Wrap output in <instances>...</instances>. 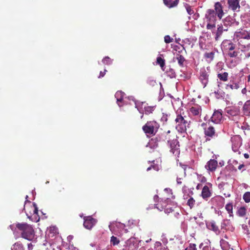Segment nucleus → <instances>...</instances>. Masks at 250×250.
<instances>
[{
	"instance_id": "obj_12",
	"label": "nucleus",
	"mask_w": 250,
	"mask_h": 250,
	"mask_svg": "<svg viewBox=\"0 0 250 250\" xmlns=\"http://www.w3.org/2000/svg\"><path fill=\"white\" fill-rule=\"evenodd\" d=\"M202 109L199 105H195L189 108L190 115L193 116L200 117L201 115Z\"/></svg>"
},
{
	"instance_id": "obj_1",
	"label": "nucleus",
	"mask_w": 250,
	"mask_h": 250,
	"mask_svg": "<svg viewBox=\"0 0 250 250\" xmlns=\"http://www.w3.org/2000/svg\"><path fill=\"white\" fill-rule=\"evenodd\" d=\"M16 228L21 231V236L29 241H32L35 236V230L33 226L26 223H17Z\"/></svg>"
},
{
	"instance_id": "obj_15",
	"label": "nucleus",
	"mask_w": 250,
	"mask_h": 250,
	"mask_svg": "<svg viewBox=\"0 0 250 250\" xmlns=\"http://www.w3.org/2000/svg\"><path fill=\"white\" fill-rule=\"evenodd\" d=\"M201 196L206 200H208L211 197V191L208 186L206 185L203 188Z\"/></svg>"
},
{
	"instance_id": "obj_37",
	"label": "nucleus",
	"mask_w": 250,
	"mask_h": 250,
	"mask_svg": "<svg viewBox=\"0 0 250 250\" xmlns=\"http://www.w3.org/2000/svg\"><path fill=\"white\" fill-rule=\"evenodd\" d=\"M110 243L113 246H115L119 244L120 240L117 237L112 236L110 238Z\"/></svg>"
},
{
	"instance_id": "obj_4",
	"label": "nucleus",
	"mask_w": 250,
	"mask_h": 250,
	"mask_svg": "<svg viewBox=\"0 0 250 250\" xmlns=\"http://www.w3.org/2000/svg\"><path fill=\"white\" fill-rule=\"evenodd\" d=\"M201 126L203 127L205 137L207 141H209L211 139L217 137V133L214 126L208 125L207 123H205L201 124Z\"/></svg>"
},
{
	"instance_id": "obj_55",
	"label": "nucleus",
	"mask_w": 250,
	"mask_h": 250,
	"mask_svg": "<svg viewBox=\"0 0 250 250\" xmlns=\"http://www.w3.org/2000/svg\"><path fill=\"white\" fill-rule=\"evenodd\" d=\"M244 167H245V165L244 164H241L238 166V169L241 170Z\"/></svg>"
},
{
	"instance_id": "obj_2",
	"label": "nucleus",
	"mask_w": 250,
	"mask_h": 250,
	"mask_svg": "<svg viewBox=\"0 0 250 250\" xmlns=\"http://www.w3.org/2000/svg\"><path fill=\"white\" fill-rule=\"evenodd\" d=\"M175 121L177 124L176 129L181 133L186 132L187 128L190 127V121L187 120L186 116H183L181 114H179L177 116Z\"/></svg>"
},
{
	"instance_id": "obj_27",
	"label": "nucleus",
	"mask_w": 250,
	"mask_h": 250,
	"mask_svg": "<svg viewBox=\"0 0 250 250\" xmlns=\"http://www.w3.org/2000/svg\"><path fill=\"white\" fill-rule=\"evenodd\" d=\"M12 250H24L23 245L20 242L15 243L12 246Z\"/></svg>"
},
{
	"instance_id": "obj_41",
	"label": "nucleus",
	"mask_w": 250,
	"mask_h": 250,
	"mask_svg": "<svg viewBox=\"0 0 250 250\" xmlns=\"http://www.w3.org/2000/svg\"><path fill=\"white\" fill-rule=\"evenodd\" d=\"M126 246L132 250H134L136 248L134 246V244L131 240H128L125 242Z\"/></svg>"
},
{
	"instance_id": "obj_53",
	"label": "nucleus",
	"mask_w": 250,
	"mask_h": 250,
	"mask_svg": "<svg viewBox=\"0 0 250 250\" xmlns=\"http://www.w3.org/2000/svg\"><path fill=\"white\" fill-rule=\"evenodd\" d=\"M34 206H35V209L34 210V213L35 214H38V208H37V206H36V205H34Z\"/></svg>"
},
{
	"instance_id": "obj_22",
	"label": "nucleus",
	"mask_w": 250,
	"mask_h": 250,
	"mask_svg": "<svg viewBox=\"0 0 250 250\" xmlns=\"http://www.w3.org/2000/svg\"><path fill=\"white\" fill-rule=\"evenodd\" d=\"M227 29H223V27L222 24L218 25L217 30L216 32L215 39L216 41L218 40V38L222 35L223 31H227Z\"/></svg>"
},
{
	"instance_id": "obj_62",
	"label": "nucleus",
	"mask_w": 250,
	"mask_h": 250,
	"mask_svg": "<svg viewBox=\"0 0 250 250\" xmlns=\"http://www.w3.org/2000/svg\"><path fill=\"white\" fill-rule=\"evenodd\" d=\"M208 185L210 186V188H211L212 185L210 183H208Z\"/></svg>"
},
{
	"instance_id": "obj_30",
	"label": "nucleus",
	"mask_w": 250,
	"mask_h": 250,
	"mask_svg": "<svg viewBox=\"0 0 250 250\" xmlns=\"http://www.w3.org/2000/svg\"><path fill=\"white\" fill-rule=\"evenodd\" d=\"M239 88V85L238 83H233L232 84H228L226 85V89H230L231 90H236Z\"/></svg>"
},
{
	"instance_id": "obj_60",
	"label": "nucleus",
	"mask_w": 250,
	"mask_h": 250,
	"mask_svg": "<svg viewBox=\"0 0 250 250\" xmlns=\"http://www.w3.org/2000/svg\"><path fill=\"white\" fill-rule=\"evenodd\" d=\"M248 82H250V74L248 76Z\"/></svg>"
},
{
	"instance_id": "obj_8",
	"label": "nucleus",
	"mask_w": 250,
	"mask_h": 250,
	"mask_svg": "<svg viewBox=\"0 0 250 250\" xmlns=\"http://www.w3.org/2000/svg\"><path fill=\"white\" fill-rule=\"evenodd\" d=\"M170 151L175 156H177L180 154V148L179 142L177 139L173 140L170 142Z\"/></svg>"
},
{
	"instance_id": "obj_28",
	"label": "nucleus",
	"mask_w": 250,
	"mask_h": 250,
	"mask_svg": "<svg viewBox=\"0 0 250 250\" xmlns=\"http://www.w3.org/2000/svg\"><path fill=\"white\" fill-rule=\"evenodd\" d=\"M176 60L178 61L179 65L181 67H183L184 63L186 61L185 58L181 55L177 54L176 57Z\"/></svg>"
},
{
	"instance_id": "obj_43",
	"label": "nucleus",
	"mask_w": 250,
	"mask_h": 250,
	"mask_svg": "<svg viewBox=\"0 0 250 250\" xmlns=\"http://www.w3.org/2000/svg\"><path fill=\"white\" fill-rule=\"evenodd\" d=\"M243 199L246 203L250 202V192H246L243 195Z\"/></svg>"
},
{
	"instance_id": "obj_57",
	"label": "nucleus",
	"mask_w": 250,
	"mask_h": 250,
	"mask_svg": "<svg viewBox=\"0 0 250 250\" xmlns=\"http://www.w3.org/2000/svg\"><path fill=\"white\" fill-rule=\"evenodd\" d=\"M159 199V196L157 195H155L154 196V200L155 201H158Z\"/></svg>"
},
{
	"instance_id": "obj_49",
	"label": "nucleus",
	"mask_w": 250,
	"mask_h": 250,
	"mask_svg": "<svg viewBox=\"0 0 250 250\" xmlns=\"http://www.w3.org/2000/svg\"><path fill=\"white\" fill-rule=\"evenodd\" d=\"M245 57L244 59H248L250 57V52L249 51H246L245 52Z\"/></svg>"
},
{
	"instance_id": "obj_26",
	"label": "nucleus",
	"mask_w": 250,
	"mask_h": 250,
	"mask_svg": "<svg viewBox=\"0 0 250 250\" xmlns=\"http://www.w3.org/2000/svg\"><path fill=\"white\" fill-rule=\"evenodd\" d=\"M155 106H147L144 107V112L145 114L149 115L152 113L155 109Z\"/></svg>"
},
{
	"instance_id": "obj_38",
	"label": "nucleus",
	"mask_w": 250,
	"mask_h": 250,
	"mask_svg": "<svg viewBox=\"0 0 250 250\" xmlns=\"http://www.w3.org/2000/svg\"><path fill=\"white\" fill-rule=\"evenodd\" d=\"M184 6L185 7L186 10L189 15H191L194 13L193 10L191 8V7L188 3H185Z\"/></svg>"
},
{
	"instance_id": "obj_39",
	"label": "nucleus",
	"mask_w": 250,
	"mask_h": 250,
	"mask_svg": "<svg viewBox=\"0 0 250 250\" xmlns=\"http://www.w3.org/2000/svg\"><path fill=\"white\" fill-rule=\"evenodd\" d=\"M214 57V53L213 52H206L204 54V57L206 59H209L210 61H212Z\"/></svg>"
},
{
	"instance_id": "obj_42",
	"label": "nucleus",
	"mask_w": 250,
	"mask_h": 250,
	"mask_svg": "<svg viewBox=\"0 0 250 250\" xmlns=\"http://www.w3.org/2000/svg\"><path fill=\"white\" fill-rule=\"evenodd\" d=\"M102 62L104 64L110 65L112 63V60L109 57H105L103 59Z\"/></svg>"
},
{
	"instance_id": "obj_63",
	"label": "nucleus",
	"mask_w": 250,
	"mask_h": 250,
	"mask_svg": "<svg viewBox=\"0 0 250 250\" xmlns=\"http://www.w3.org/2000/svg\"><path fill=\"white\" fill-rule=\"evenodd\" d=\"M28 198V196H27V195H26V198Z\"/></svg>"
},
{
	"instance_id": "obj_50",
	"label": "nucleus",
	"mask_w": 250,
	"mask_h": 250,
	"mask_svg": "<svg viewBox=\"0 0 250 250\" xmlns=\"http://www.w3.org/2000/svg\"><path fill=\"white\" fill-rule=\"evenodd\" d=\"M106 71V70L105 69L104 70V72L101 71L100 73V75L99 76V78H100L103 77L104 76Z\"/></svg>"
},
{
	"instance_id": "obj_9",
	"label": "nucleus",
	"mask_w": 250,
	"mask_h": 250,
	"mask_svg": "<svg viewBox=\"0 0 250 250\" xmlns=\"http://www.w3.org/2000/svg\"><path fill=\"white\" fill-rule=\"evenodd\" d=\"M234 36L238 40L246 39L250 40V32L245 29H240L238 31H236L234 33Z\"/></svg>"
},
{
	"instance_id": "obj_54",
	"label": "nucleus",
	"mask_w": 250,
	"mask_h": 250,
	"mask_svg": "<svg viewBox=\"0 0 250 250\" xmlns=\"http://www.w3.org/2000/svg\"><path fill=\"white\" fill-rule=\"evenodd\" d=\"M124 248L122 250H132V249L128 248L126 246V244L124 245Z\"/></svg>"
},
{
	"instance_id": "obj_23",
	"label": "nucleus",
	"mask_w": 250,
	"mask_h": 250,
	"mask_svg": "<svg viewBox=\"0 0 250 250\" xmlns=\"http://www.w3.org/2000/svg\"><path fill=\"white\" fill-rule=\"evenodd\" d=\"M229 74L228 72H224L217 74V78L223 82H227L228 80Z\"/></svg>"
},
{
	"instance_id": "obj_5",
	"label": "nucleus",
	"mask_w": 250,
	"mask_h": 250,
	"mask_svg": "<svg viewBox=\"0 0 250 250\" xmlns=\"http://www.w3.org/2000/svg\"><path fill=\"white\" fill-rule=\"evenodd\" d=\"M159 127V124L154 121H148L143 126V130L146 134L154 135Z\"/></svg>"
},
{
	"instance_id": "obj_21",
	"label": "nucleus",
	"mask_w": 250,
	"mask_h": 250,
	"mask_svg": "<svg viewBox=\"0 0 250 250\" xmlns=\"http://www.w3.org/2000/svg\"><path fill=\"white\" fill-rule=\"evenodd\" d=\"M243 110L245 115L250 116V100L245 102L243 106Z\"/></svg>"
},
{
	"instance_id": "obj_31",
	"label": "nucleus",
	"mask_w": 250,
	"mask_h": 250,
	"mask_svg": "<svg viewBox=\"0 0 250 250\" xmlns=\"http://www.w3.org/2000/svg\"><path fill=\"white\" fill-rule=\"evenodd\" d=\"M196 203L195 200L192 197H189L187 201V205L189 206L190 209H192L195 206Z\"/></svg>"
},
{
	"instance_id": "obj_11",
	"label": "nucleus",
	"mask_w": 250,
	"mask_h": 250,
	"mask_svg": "<svg viewBox=\"0 0 250 250\" xmlns=\"http://www.w3.org/2000/svg\"><path fill=\"white\" fill-rule=\"evenodd\" d=\"M216 13L213 9H208L206 12L205 18L207 20L208 22H215L216 21Z\"/></svg>"
},
{
	"instance_id": "obj_40",
	"label": "nucleus",
	"mask_w": 250,
	"mask_h": 250,
	"mask_svg": "<svg viewBox=\"0 0 250 250\" xmlns=\"http://www.w3.org/2000/svg\"><path fill=\"white\" fill-rule=\"evenodd\" d=\"M226 209L228 211L230 216H231L232 214L233 206L232 204H227L225 206Z\"/></svg>"
},
{
	"instance_id": "obj_61",
	"label": "nucleus",
	"mask_w": 250,
	"mask_h": 250,
	"mask_svg": "<svg viewBox=\"0 0 250 250\" xmlns=\"http://www.w3.org/2000/svg\"><path fill=\"white\" fill-rule=\"evenodd\" d=\"M248 224H249V226L250 227V219L249 220Z\"/></svg>"
},
{
	"instance_id": "obj_17",
	"label": "nucleus",
	"mask_w": 250,
	"mask_h": 250,
	"mask_svg": "<svg viewBox=\"0 0 250 250\" xmlns=\"http://www.w3.org/2000/svg\"><path fill=\"white\" fill-rule=\"evenodd\" d=\"M215 13H216L219 19H221L224 15L223 6L219 2H217L214 4Z\"/></svg>"
},
{
	"instance_id": "obj_59",
	"label": "nucleus",
	"mask_w": 250,
	"mask_h": 250,
	"mask_svg": "<svg viewBox=\"0 0 250 250\" xmlns=\"http://www.w3.org/2000/svg\"><path fill=\"white\" fill-rule=\"evenodd\" d=\"M244 156L246 159H248L249 158V155L248 153H245L244 154Z\"/></svg>"
},
{
	"instance_id": "obj_46",
	"label": "nucleus",
	"mask_w": 250,
	"mask_h": 250,
	"mask_svg": "<svg viewBox=\"0 0 250 250\" xmlns=\"http://www.w3.org/2000/svg\"><path fill=\"white\" fill-rule=\"evenodd\" d=\"M215 22H208L207 25V28L209 30H211L215 27Z\"/></svg>"
},
{
	"instance_id": "obj_25",
	"label": "nucleus",
	"mask_w": 250,
	"mask_h": 250,
	"mask_svg": "<svg viewBox=\"0 0 250 250\" xmlns=\"http://www.w3.org/2000/svg\"><path fill=\"white\" fill-rule=\"evenodd\" d=\"M226 112L232 116L237 115L238 114V110L234 107H228L226 109Z\"/></svg>"
},
{
	"instance_id": "obj_34",
	"label": "nucleus",
	"mask_w": 250,
	"mask_h": 250,
	"mask_svg": "<svg viewBox=\"0 0 250 250\" xmlns=\"http://www.w3.org/2000/svg\"><path fill=\"white\" fill-rule=\"evenodd\" d=\"M230 222L229 220H224L221 223V229H229V226H230Z\"/></svg>"
},
{
	"instance_id": "obj_29",
	"label": "nucleus",
	"mask_w": 250,
	"mask_h": 250,
	"mask_svg": "<svg viewBox=\"0 0 250 250\" xmlns=\"http://www.w3.org/2000/svg\"><path fill=\"white\" fill-rule=\"evenodd\" d=\"M124 93L122 92V91H117L115 94V97L117 99V102L119 103L121 102L123 100V97H124ZM118 104H119V103H118Z\"/></svg>"
},
{
	"instance_id": "obj_36",
	"label": "nucleus",
	"mask_w": 250,
	"mask_h": 250,
	"mask_svg": "<svg viewBox=\"0 0 250 250\" xmlns=\"http://www.w3.org/2000/svg\"><path fill=\"white\" fill-rule=\"evenodd\" d=\"M221 246L223 250H228L229 249V243L225 240L221 241Z\"/></svg>"
},
{
	"instance_id": "obj_47",
	"label": "nucleus",
	"mask_w": 250,
	"mask_h": 250,
	"mask_svg": "<svg viewBox=\"0 0 250 250\" xmlns=\"http://www.w3.org/2000/svg\"><path fill=\"white\" fill-rule=\"evenodd\" d=\"M185 250H196V245L195 244H190Z\"/></svg>"
},
{
	"instance_id": "obj_20",
	"label": "nucleus",
	"mask_w": 250,
	"mask_h": 250,
	"mask_svg": "<svg viewBox=\"0 0 250 250\" xmlns=\"http://www.w3.org/2000/svg\"><path fill=\"white\" fill-rule=\"evenodd\" d=\"M160 141V137H156L152 138L148 143V146L151 148H155L158 146V142Z\"/></svg>"
},
{
	"instance_id": "obj_13",
	"label": "nucleus",
	"mask_w": 250,
	"mask_h": 250,
	"mask_svg": "<svg viewBox=\"0 0 250 250\" xmlns=\"http://www.w3.org/2000/svg\"><path fill=\"white\" fill-rule=\"evenodd\" d=\"M222 118L223 116L221 112L219 110H216L212 115L210 120L214 123L218 124L221 121Z\"/></svg>"
},
{
	"instance_id": "obj_16",
	"label": "nucleus",
	"mask_w": 250,
	"mask_h": 250,
	"mask_svg": "<svg viewBox=\"0 0 250 250\" xmlns=\"http://www.w3.org/2000/svg\"><path fill=\"white\" fill-rule=\"evenodd\" d=\"M218 166V162L214 159H210L205 166L206 168L210 171H214Z\"/></svg>"
},
{
	"instance_id": "obj_18",
	"label": "nucleus",
	"mask_w": 250,
	"mask_h": 250,
	"mask_svg": "<svg viewBox=\"0 0 250 250\" xmlns=\"http://www.w3.org/2000/svg\"><path fill=\"white\" fill-rule=\"evenodd\" d=\"M229 7L233 11L240 9L239 0H228Z\"/></svg>"
},
{
	"instance_id": "obj_45",
	"label": "nucleus",
	"mask_w": 250,
	"mask_h": 250,
	"mask_svg": "<svg viewBox=\"0 0 250 250\" xmlns=\"http://www.w3.org/2000/svg\"><path fill=\"white\" fill-rule=\"evenodd\" d=\"M173 39L169 35H166L164 37V41L166 43H169L173 42Z\"/></svg>"
},
{
	"instance_id": "obj_48",
	"label": "nucleus",
	"mask_w": 250,
	"mask_h": 250,
	"mask_svg": "<svg viewBox=\"0 0 250 250\" xmlns=\"http://www.w3.org/2000/svg\"><path fill=\"white\" fill-rule=\"evenodd\" d=\"M153 168L154 170H156V171H158L159 170V167H158V165H151L150 167H149L146 170L147 171H149L151 169Z\"/></svg>"
},
{
	"instance_id": "obj_10",
	"label": "nucleus",
	"mask_w": 250,
	"mask_h": 250,
	"mask_svg": "<svg viewBox=\"0 0 250 250\" xmlns=\"http://www.w3.org/2000/svg\"><path fill=\"white\" fill-rule=\"evenodd\" d=\"M83 219V226L88 229H91L97 223L96 219L90 216L84 217Z\"/></svg>"
},
{
	"instance_id": "obj_3",
	"label": "nucleus",
	"mask_w": 250,
	"mask_h": 250,
	"mask_svg": "<svg viewBox=\"0 0 250 250\" xmlns=\"http://www.w3.org/2000/svg\"><path fill=\"white\" fill-rule=\"evenodd\" d=\"M160 208L158 207V204L154 205V208H157L158 210L161 211L163 209H165V212L169 214L174 211V209L177 207V203L173 201H171L170 199L167 198L165 201H161Z\"/></svg>"
},
{
	"instance_id": "obj_51",
	"label": "nucleus",
	"mask_w": 250,
	"mask_h": 250,
	"mask_svg": "<svg viewBox=\"0 0 250 250\" xmlns=\"http://www.w3.org/2000/svg\"><path fill=\"white\" fill-rule=\"evenodd\" d=\"M28 250H32L33 249V245L31 243L28 244Z\"/></svg>"
},
{
	"instance_id": "obj_6",
	"label": "nucleus",
	"mask_w": 250,
	"mask_h": 250,
	"mask_svg": "<svg viewBox=\"0 0 250 250\" xmlns=\"http://www.w3.org/2000/svg\"><path fill=\"white\" fill-rule=\"evenodd\" d=\"M223 44L228 51V55L230 58H235L238 55L239 52L234 50L235 48V44L230 41H224Z\"/></svg>"
},
{
	"instance_id": "obj_58",
	"label": "nucleus",
	"mask_w": 250,
	"mask_h": 250,
	"mask_svg": "<svg viewBox=\"0 0 250 250\" xmlns=\"http://www.w3.org/2000/svg\"><path fill=\"white\" fill-rule=\"evenodd\" d=\"M177 183L178 184H179V185L181 184L182 182L181 181V179L180 178H177Z\"/></svg>"
},
{
	"instance_id": "obj_33",
	"label": "nucleus",
	"mask_w": 250,
	"mask_h": 250,
	"mask_svg": "<svg viewBox=\"0 0 250 250\" xmlns=\"http://www.w3.org/2000/svg\"><path fill=\"white\" fill-rule=\"evenodd\" d=\"M247 209L245 207H240L237 212V213L238 216L240 217L244 216L246 214Z\"/></svg>"
},
{
	"instance_id": "obj_19",
	"label": "nucleus",
	"mask_w": 250,
	"mask_h": 250,
	"mask_svg": "<svg viewBox=\"0 0 250 250\" xmlns=\"http://www.w3.org/2000/svg\"><path fill=\"white\" fill-rule=\"evenodd\" d=\"M164 4L168 8H172L177 5L179 0H163Z\"/></svg>"
},
{
	"instance_id": "obj_56",
	"label": "nucleus",
	"mask_w": 250,
	"mask_h": 250,
	"mask_svg": "<svg viewBox=\"0 0 250 250\" xmlns=\"http://www.w3.org/2000/svg\"><path fill=\"white\" fill-rule=\"evenodd\" d=\"M201 188H202V185L200 184H198L197 186H196V189L197 190L200 189Z\"/></svg>"
},
{
	"instance_id": "obj_44",
	"label": "nucleus",
	"mask_w": 250,
	"mask_h": 250,
	"mask_svg": "<svg viewBox=\"0 0 250 250\" xmlns=\"http://www.w3.org/2000/svg\"><path fill=\"white\" fill-rule=\"evenodd\" d=\"M157 63L159 64L162 68L163 67L165 64V60L160 57L157 58Z\"/></svg>"
},
{
	"instance_id": "obj_14",
	"label": "nucleus",
	"mask_w": 250,
	"mask_h": 250,
	"mask_svg": "<svg viewBox=\"0 0 250 250\" xmlns=\"http://www.w3.org/2000/svg\"><path fill=\"white\" fill-rule=\"evenodd\" d=\"M231 140L232 143V148L235 151L242 145L241 138L239 136H235L231 138Z\"/></svg>"
},
{
	"instance_id": "obj_35",
	"label": "nucleus",
	"mask_w": 250,
	"mask_h": 250,
	"mask_svg": "<svg viewBox=\"0 0 250 250\" xmlns=\"http://www.w3.org/2000/svg\"><path fill=\"white\" fill-rule=\"evenodd\" d=\"M146 83L151 87H153L157 85L156 81L151 77H149L147 79Z\"/></svg>"
},
{
	"instance_id": "obj_52",
	"label": "nucleus",
	"mask_w": 250,
	"mask_h": 250,
	"mask_svg": "<svg viewBox=\"0 0 250 250\" xmlns=\"http://www.w3.org/2000/svg\"><path fill=\"white\" fill-rule=\"evenodd\" d=\"M247 92V90L246 87L242 89V90L241 91L242 93L243 94H246Z\"/></svg>"
},
{
	"instance_id": "obj_7",
	"label": "nucleus",
	"mask_w": 250,
	"mask_h": 250,
	"mask_svg": "<svg viewBox=\"0 0 250 250\" xmlns=\"http://www.w3.org/2000/svg\"><path fill=\"white\" fill-rule=\"evenodd\" d=\"M209 69L208 68L207 70H206L205 69H203L200 70L199 79L202 83L203 87H205L208 83L209 79Z\"/></svg>"
},
{
	"instance_id": "obj_32",
	"label": "nucleus",
	"mask_w": 250,
	"mask_h": 250,
	"mask_svg": "<svg viewBox=\"0 0 250 250\" xmlns=\"http://www.w3.org/2000/svg\"><path fill=\"white\" fill-rule=\"evenodd\" d=\"M238 41V46L239 49L241 50L242 51H245L246 49H249L250 47V44L245 45L243 44L242 41H239L238 39L237 40Z\"/></svg>"
},
{
	"instance_id": "obj_24",
	"label": "nucleus",
	"mask_w": 250,
	"mask_h": 250,
	"mask_svg": "<svg viewBox=\"0 0 250 250\" xmlns=\"http://www.w3.org/2000/svg\"><path fill=\"white\" fill-rule=\"evenodd\" d=\"M208 227H209V229L214 231L216 233H219L220 232L219 228L214 221L210 222L208 224Z\"/></svg>"
}]
</instances>
